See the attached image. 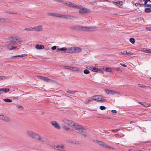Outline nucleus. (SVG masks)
<instances>
[{
	"instance_id": "8fccbe9b",
	"label": "nucleus",
	"mask_w": 151,
	"mask_h": 151,
	"mask_svg": "<svg viewBox=\"0 0 151 151\" xmlns=\"http://www.w3.org/2000/svg\"><path fill=\"white\" fill-rule=\"evenodd\" d=\"M113 132H117L119 130V129H113L112 130Z\"/></svg>"
},
{
	"instance_id": "603ef678",
	"label": "nucleus",
	"mask_w": 151,
	"mask_h": 151,
	"mask_svg": "<svg viewBox=\"0 0 151 151\" xmlns=\"http://www.w3.org/2000/svg\"><path fill=\"white\" fill-rule=\"evenodd\" d=\"M111 112L113 113H116V111L115 110H112L111 111Z\"/></svg>"
},
{
	"instance_id": "2eb2a0df",
	"label": "nucleus",
	"mask_w": 151,
	"mask_h": 151,
	"mask_svg": "<svg viewBox=\"0 0 151 151\" xmlns=\"http://www.w3.org/2000/svg\"><path fill=\"white\" fill-rule=\"evenodd\" d=\"M37 77L39 78L42 80L45 81H46L47 82H49L51 81V80L48 78L47 77H45L41 76H37Z\"/></svg>"
},
{
	"instance_id": "680f3d73",
	"label": "nucleus",
	"mask_w": 151,
	"mask_h": 151,
	"mask_svg": "<svg viewBox=\"0 0 151 151\" xmlns=\"http://www.w3.org/2000/svg\"><path fill=\"white\" fill-rule=\"evenodd\" d=\"M139 87H143V86L142 84H139Z\"/></svg>"
},
{
	"instance_id": "4d7b16f0",
	"label": "nucleus",
	"mask_w": 151,
	"mask_h": 151,
	"mask_svg": "<svg viewBox=\"0 0 151 151\" xmlns=\"http://www.w3.org/2000/svg\"><path fill=\"white\" fill-rule=\"evenodd\" d=\"M120 65H122V66H123L124 67H126L127 66L126 65H125L124 64H121Z\"/></svg>"
},
{
	"instance_id": "393cba45",
	"label": "nucleus",
	"mask_w": 151,
	"mask_h": 151,
	"mask_svg": "<svg viewBox=\"0 0 151 151\" xmlns=\"http://www.w3.org/2000/svg\"><path fill=\"white\" fill-rule=\"evenodd\" d=\"M76 92H78V91H70L68 90L67 91V92L68 93L71 94H73L74 93H75Z\"/></svg>"
},
{
	"instance_id": "473e14b6",
	"label": "nucleus",
	"mask_w": 151,
	"mask_h": 151,
	"mask_svg": "<svg viewBox=\"0 0 151 151\" xmlns=\"http://www.w3.org/2000/svg\"><path fill=\"white\" fill-rule=\"evenodd\" d=\"M116 93H117L119 94V93H118V92H116L113 91L111 90V91H110V94H111V95H114Z\"/></svg>"
},
{
	"instance_id": "423d86ee",
	"label": "nucleus",
	"mask_w": 151,
	"mask_h": 151,
	"mask_svg": "<svg viewBox=\"0 0 151 151\" xmlns=\"http://www.w3.org/2000/svg\"><path fill=\"white\" fill-rule=\"evenodd\" d=\"M8 49L9 50H12L16 48L17 46L14 44L12 42L10 41L7 46Z\"/></svg>"
},
{
	"instance_id": "c9c22d12",
	"label": "nucleus",
	"mask_w": 151,
	"mask_h": 151,
	"mask_svg": "<svg viewBox=\"0 0 151 151\" xmlns=\"http://www.w3.org/2000/svg\"><path fill=\"white\" fill-rule=\"evenodd\" d=\"M4 101L6 102H12V100L8 99H5L4 100Z\"/></svg>"
},
{
	"instance_id": "5701e85b",
	"label": "nucleus",
	"mask_w": 151,
	"mask_h": 151,
	"mask_svg": "<svg viewBox=\"0 0 151 151\" xmlns=\"http://www.w3.org/2000/svg\"><path fill=\"white\" fill-rule=\"evenodd\" d=\"M99 71V72L101 73V70H99L98 68H95L94 67H93V68L92 69V71H94L95 72H98V71Z\"/></svg>"
},
{
	"instance_id": "e2e57ef3",
	"label": "nucleus",
	"mask_w": 151,
	"mask_h": 151,
	"mask_svg": "<svg viewBox=\"0 0 151 151\" xmlns=\"http://www.w3.org/2000/svg\"><path fill=\"white\" fill-rule=\"evenodd\" d=\"M55 1L57 2H60L62 0H55Z\"/></svg>"
},
{
	"instance_id": "052dcab7",
	"label": "nucleus",
	"mask_w": 151,
	"mask_h": 151,
	"mask_svg": "<svg viewBox=\"0 0 151 151\" xmlns=\"http://www.w3.org/2000/svg\"><path fill=\"white\" fill-rule=\"evenodd\" d=\"M103 118L106 119H110V117H103Z\"/></svg>"
},
{
	"instance_id": "49530a36",
	"label": "nucleus",
	"mask_w": 151,
	"mask_h": 151,
	"mask_svg": "<svg viewBox=\"0 0 151 151\" xmlns=\"http://www.w3.org/2000/svg\"><path fill=\"white\" fill-rule=\"evenodd\" d=\"M105 92L108 94H110V92L111 91V90H109L108 89H105Z\"/></svg>"
},
{
	"instance_id": "bf43d9fd",
	"label": "nucleus",
	"mask_w": 151,
	"mask_h": 151,
	"mask_svg": "<svg viewBox=\"0 0 151 151\" xmlns=\"http://www.w3.org/2000/svg\"><path fill=\"white\" fill-rule=\"evenodd\" d=\"M51 146L52 148H54V149H55V146L54 145H51Z\"/></svg>"
},
{
	"instance_id": "f704fd0d",
	"label": "nucleus",
	"mask_w": 151,
	"mask_h": 151,
	"mask_svg": "<svg viewBox=\"0 0 151 151\" xmlns=\"http://www.w3.org/2000/svg\"><path fill=\"white\" fill-rule=\"evenodd\" d=\"M27 55L26 54H24L21 55H16L14 56H13V57H23L26 56Z\"/></svg>"
},
{
	"instance_id": "ddd939ff",
	"label": "nucleus",
	"mask_w": 151,
	"mask_h": 151,
	"mask_svg": "<svg viewBox=\"0 0 151 151\" xmlns=\"http://www.w3.org/2000/svg\"><path fill=\"white\" fill-rule=\"evenodd\" d=\"M65 147L64 145H57L55 147V150H63Z\"/></svg>"
},
{
	"instance_id": "dca6fc26",
	"label": "nucleus",
	"mask_w": 151,
	"mask_h": 151,
	"mask_svg": "<svg viewBox=\"0 0 151 151\" xmlns=\"http://www.w3.org/2000/svg\"><path fill=\"white\" fill-rule=\"evenodd\" d=\"M79 12L80 13L83 14L88 12H89V10L87 9L83 8L80 9Z\"/></svg>"
},
{
	"instance_id": "a18cd8bd",
	"label": "nucleus",
	"mask_w": 151,
	"mask_h": 151,
	"mask_svg": "<svg viewBox=\"0 0 151 151\" xmlns=\"http://www.w3.org/2000/svg\"><path fill=\"white\" fill-rule=\"evenodd\" d=\"M145 11L146 12H149L151 11V9L149 8H146Z\"/></svg>"
},
{
	"instance_id": "de8ad7c7",
	"label": "nucleus",
	"mask_w": 151,
	"mask_h": 151,
	"mask_svg": "<svg viewBox=\"0 0 151 151\" xmlns=\"http://www.w3.org/2000/svg\"><path fill=\"white\" fill-rule=\"evenodd\" d=\"M100 109L101 110H104L105 109H106V107L104 106H101L100 107Z\"/></svg>"
},
{
	"instance_id": "5fc2aeb1",
	"label": "nucleus",
	"mask_w": 151,
	"mask_h": 151,
	"mask_svg": "<svg viewBox=\"0 0 151 151\" xmlns=\"http://www.w3.org/2000/svg\"><path fill=\"white\" fill-rule=\"evenodd\" d=\"M79 144V142H78V141H74V143L73 144L77 145V144Z\"/></svg>"
},
{
	"instance_id": "a878e982",
	"label": "nucleus",
	"mask_w": 151,
	"mask_h": 151,
	"mask_svg": "<svg viewBox=\"0 0 151 151\" xmlns=\"http://www.w3.org/2000/svg\"><path fill=\"white\" fill-rule=\"evenodd\" d=\"M104 69V70L107 72H108L111 73H112V71H111V69L110 68H103Z\"/></svg>"
},
{
	"instance_id": "9b49d317",
	"label": "nucleus",
	"mask_w": 151,
	"mask_h": 151,
	"mask_svg": "<svg viewBox=\"0 0 151 151\" xmlns=\"http://www.w3.org/2000/svg\"><path fill=\"white\" fill-rule=\"evenodd\" d=\"M57 51H61L65 53H70V47L68 48L65 47H62L60 48H58L57 49Z\"/></svg>"
},
{
	"instance_id": "c756f323",
	"label": "nucleus",
	"mask_w": 151,
	"mask_h": 151,
	"mask_svg": "<svg viewBox=\"0 0 151 151\" xmlns=\"http://www.w3.org/2000/svg\"><path fill=\"white\" fill-rule=\"evenodd\" d=\"M92 99H88L85 100L84 102L86 104H88L90 102H92Z\"/></svg>"
},
{
	"instance_id": "4c0bfd02",
	"label": "nucleus",
	"mask_w": 151,
	"mask_h": 151,
	"mask_svg": "<svg viewBox=\"0 0 151 151\" xmlns=\"http://www.w3.org/2000/svg\"><path fill=\"white\" fill-rule=\"evenodd\" d=\"M64 68L65 69H68L71 70V67L69 66H64Z\"/></svg>"
},
{
	"instance_id": "ea45409f",
	"label": "nucleus",
	"mask_w": 151,
	"mask_h": 151,
	"mask_svg": "<svg viewBox=\"0 0 151 151\" xmlns=\"http://www.w3.org/2000/svg\"><path fill=\"white\" fill-rule=\"evenodd\" d=\"M6 78L5 76H0V81H1L3 79H5Z\"/></svg>"
},
{
	"instance_id": "0e129e2a",
	"label": "nucleus",
	"mask_w": 151,
	"mask_h": 151,
	"mask_svg": "<svg viewBox=\"0 0 151 151\" xmlns=\"http://www.w3.org/2000/svg\"><path fill=\"white\" fill-rule=\"evenodd\" d=\"M143 87H145V88H149V87L147 86H143Z\"/></svg>"
},
{
	"instance_id": "c85d7f7f",
	"label": "nucleus",
	"mask_w": 151,
	"mask_h": 151,
	"mask_svg": "<svg viewBox=\"0 0 151 151\" xmlns=\"http://www.w3.org/2000/svg\"><path fill=\"white\" fill-rule=\"evenodd\" d=\"M126 54H127V51H124L122 52H119L118 53V54L119 55H126Z\"/></svg>"
},
{
	"instance_id": "6ab92c4d",
	"label": "nucleus",
	"mask_w": 151,
	"mask_h": 151,
	"mask_svg": "<svg viewBox=\"0 0 151 151\" xmlns=\"http://www.w3.org/2000/svg\"><path fill=\"white\" fill-rule=\"evenodd\" d=\"M114 4L117 6H121L123 4V2L122 1H118L117 2H113Z\"/></svg>"
},
{
	"instance_id": "412c9836",
	"label": "nucleus",
	"mask_w": 151,
	"mask_h": 151,
	"mask_svg": "<svg viewBox=\"0 0 151 151\" xmlns=\"http://www.w3.org/2000/svg\"><path fill=\"white\" fill-rule=\"evenodd\" d=\"M70 70L73 71H79V69L78 68L71 67Z\"/></svg>"
},
{
	"instance_id": "13d9d810",
	"label": "nucleus",
	"mask_w": 151,
	"mask_h": 151,
	"mask_svg": "<svg viewBox=\"0 0 151 151\" xmlns=\"http://www.w3.org/2000/svg\"><path fill=\"white\" fill-rule=\"evenodd\" d=\"M145 6H147L148 7H151L150 5L148 4H146V5Z\"/></svg>"
},
{
	"instance_id": "7ed1b4c3",
	"label": "nucleus",
	"mask_w": 151,
	"mask_h": 151,
	"mask_svg": "<svg viewBox=\"0 0 151 151\" xmlns=\"http://www.w3.org/2000/svg\"><path fill=\"white\" fill-rule=\"evenodd\" d=\"M82 51V49L78 47H70V53H78Z\"/></svg>"
},
{
	"instance_id": "2f4dec72",
	"label": "nucleus",
	"mask_w": 151,
	"mask_h": 151,
	"mask_svg": "<svg viewBox=\"0 0 151 151\" xmlns=\"http://www.w3.org/2000/svg\"><path fill=\"white\" fill-rule=\"evenodd\" d=\"M16 107L17 108V109L21 110H22L24 109V108L22 106H20L19 105H17L16 106Z\"/></svg>"
},
{
	"instance_id": "0eeeda50",
	"label": "nucleus",
	"mask_w": 151,
	"mask_h": 151,
	"mask_svg": "<svg viewBox=\"0 0 151 151\" xmlns=\"http://www.w3.org/2000/svg\"><path fill=\"white\" fill-rule=\"evenodd\" d=\"M20 40V38L18 37H12L11 38L10 42L16 45V44L19 42Z\"/></svg>"
},
{
	"instance_id": "4468645a",
	"label": "nucleus",
	"mask_w": 151,
	"mask_h": 151,
	"mask_svg": "<svg viewBox=\"0 0 151 151\" xmlns=\"http://www.w3.org/2000/svg\"><path fill=\"white\" fill-rule=\"evenodd\" d=\"M50 124L55 128L60 129V126L58 123L55 121H52L50 122Z\"/></svg>"
},
{
	"instance_id": "f3484780",
	"label": "nucleus",
	"mask_w": 151,
	"mask_h": 151,
	"mask_svg": "<svg viewBox=\"0 0 151 151\" xmlns=\"http://www.w3.org/2000/svg\"><path fill=\"white\" fill-rule=\"evenodd\" d=\"M0 91L2 94L3 93H6L9 92V88H2L0 89Z\"/></svg>"
},
{
	"instance_id": "b1692460",
	"label": "nucleus",
	"mask_w": 151,
	"mask_h": 151,
	"mask_svg": "<svg viewBox=\"0 0 151 151\" xmlns=\"http://www.w3.org/2000/svg\"><path fill=\"white\" fill-rule=\"evenodd\" d=\"M58 17H61L64 18H68V17L66 15H62L60 14H58Z\"/></svg>"
},
{
	"instance_id": "c03bdc74",
	"label": "nucleus",
	"mask_w": 151,
	"mask_h": 151,
	"mask_svg": "<svg viewBox=\"0 0 151 151\" xmlns=\"http://www.w3.org/2000/svg\"><path fill=\"white\" fill-rule=\"evenodd\" d=\"M83 72H84V73L86 74H87L89 73V72L88 70H84Z\"/></svg>"
},
{
	"instance_id": "20e7f679",
	"label": "nucleus",
	"mask_w": 151,
	"mask_h": 151,
	"mask_svg": "<svg viewBox=\"0 0 151 151\" xmlns=\"http://www.w3.org/2000/svg\"><path fill=\"white\" fill-rule=\"evenodd\" d=\"M92 99L95 101H104L106 99L103 98V97L100 95L94 96H92Z\"/></svg>"
},
{
	"instance_id": "7c9ffc66",
	"label": "nucleus",
	"mask_w": 151,
	"mask_h": 151,
	"mask_svg": "<svg viewBox=\"0 0 151 151\" xmlns=\"http://www.w3.org/2000/svg\"><path fill=\"white\" fill-rule=\"evenodd\" d=\"M142 105L144 106V107H148L149 106H151V105H150V104H146V103H143L142 104Z\"/></svg>"
},
{
	"instance_id": "a19ab883",
	"label": "nucleus",
	"mask_w": 151,
	"mask_h": 151,
	"mask_svg": "<svg viewBox=\"0 0 151 151\" xmlns=\"http://www.w3.org/2000/svg\"><path fill=\"white\" fill-rule=\"evenodd\" d=\"M114 69L115 70H117V71H119L120 72H122V70L119 68H114Z\"/></svg>"
},
{
	"instance_id": "aec40b11",
	"label": "nucleus",
	"mask_w": 151,
	"mask_h": 151,
	"mask_svg": "<svg viewBox=\"0 0 151 151\" xmlns=\"http://www.w3.org/2000/svg\"><path fill=\"white\" fill-rule=\"evenodd\" d=\"M68 6L74 8H77V6H76L74 3L71 2L69 3L68 4Z\"/></svg>"
},
{
	"instance_id": "69168bd1",
	"label": "nucleus",
	"mask_w": 151,
	"mask_h": 151,
	"mask_svg": "<svg viewBox=\"0 0 151 151\" xmlns=\"http://www.w3.org/2000/svg\"><path fill=\"white\" fill-rule=\"evenodd\" d=\"M68 3H65V4H66V5H67L68 6Z\"/></svg>"
},
{
	"instance_id": "39448f33",
	"label": "nucleus",
	"mask_w": 151,
	"mask_h": 151,
	"mask_svg": "<svg viewBox=\"0 0 151 151\" xmlns=\"http://www.w3.org/2000/svg\"><path fill=\"white\" fill-rule=\"evenodd\" d=\"M62 121L64 123L71 127L73 126L75 124L74 123L72 120H69L65 118L63 119Z\"/></svg>"
},
{
	"instance_id": "bb28decb",
	"label": "nucleus",
	"mask_w": 151,
	"mask_h": 151,
	"mask_svg": "<svg viewBox=\"0 0 151 151\" xmlns=\"http://www.w3.org/2000/svg\"><path fill=\"white\" fill-rule=\"evenodd\" d=\"M141 51L146 53H150L151 50L150 49L147 50L144 49H143L142 50H141Z\"/></svg>"
},
{
	"instance_id": "a211bd4d",
	"label": "nucleus",
	"mask_w": 151,
	"mask_h": 151,
	"mask_svg": "<svg viewBox=\"0 0 151 151\" xmlns=\"http://www.w3.org/2000/svg\"><path fill=\"white\" fill-rule=\"evenodd\" d=\"M35 48L38 50L42 49L44 48V46L42 45H36Z\"/></svg>"
},
{
	"instance_id": "37998d69",
	"label": "nucleus",
	"mask_w": 151,
	"mask_h": 151,
	"mask_svg": "<svg viewBox=\"0 0 151 151\" xmlns=\"http://www.w3.org/2000/svg\"><path fill=\"white\" fill-rule=\"evenodd\" d=\"M67 142L69 143H72V144H74V141H73V140H70V139L68 140L67 141Z\"/></svg>"
},
{
	"instance_id": "3c124183",
	"label": "nucleus",
	"mask_w": 151,
	"mask_h": 151,
	"mask_svg": "<svg viewBox=\"0 0 151 151\" xmlns=\"http://www.w3.org/2000/svg\"><path fill=\"white\" fill-rule=\"evenodd\" d=\"M56 46H53L52 47H51V49L52 50H55L56 49Z\"/></svg>"
},
{
	"instance_id": "864d4df0",
	"label": "nucleus",
	"mask_w": 151,
	"mask_h": 151,
	"mask_svg": "<svg viewBox=\"0 0 151 151\" xmlns=\"http://www.w3.org/2000/svg\"><path fill=\"white\" fill-rule=\"evenodd\" d=\"M135 5L136 6H139V5L140 6L141 5V4L139 3H136L135 4Z\"/></svg>"
},
{
	"instance_id": "f03ea898",
	"label": "nucleus",
	"mask_w": 151,
	"mask_h": 151,
	"mask_svg": "<svg viewBox=\"0 0 151 151\" xmlns=\"http://www.w3.org/2000/svg\"><path fill=\"white\" fill-rule=\"evenodd\" d=\"M26 133L27 134L31 137L32 138L35 139L38 141H42L43 139L38 134L34 132H33L30 130H27Z\"/></svg>"
},
{
	"instance_id": "cd10ccee",
	"label": "nucleus",
	"mask_w": 151,
	"mask_h": 151,
	"mask_svg": "<svg viewBox=\"0 0 151 151\" xmlns=\"http://www.w3.org/2000/svg\"><path fill=\"white\" fill-rule=\"evenodd\" d=\"M62 127L64 129L67 131H68L70 129V128L69 127H67L64 125H63L62 126Z\"/></svg>"
},
{
	"instance_id": "f257e3e1",
	"label": "nucleus",
	"mask_w": 151,
	"mask_h": 151,
	"mask_svg": "<svg viewBox=\"0 0 151 151\" xmlns=\"http://www.w3.org/2000/svg\"><path fill=\"white\" fill-rule=\"evenodd\" d=\"M70 28L74 30L83 31H93L96 30V27H88L79 26H72L70 27Z\"/></svg>"
},
{
	"instance_id": "9d476101",
	"label": "nucleus",
	"mask_w": 151,
	"mask_h": 151,
	"mask_svg": "<svg viewBox=\"0 0 151 151\" xmlns=\"http://www.w3.org/2000/svg\"><path fill=\"white\" fill-rule=\"evenodd\" d=\"M73 126H74V129L76 132L81 133L82 132L83 130L81 126L78 125H74Z\"/></svg>"
},
{
	"instance_id": "4be33fe9",
	"label": "nucleus",
	"mask_w": 151,
	"mask_h": 151,
	"mask_svg": "<svg viewBox=\"0 0 151 151\" xmlns=\"http://www.w3.org/2000/svg\"><path fill=\"white\" fill-rule=\"evenodd\" d=\"M24 30L27 31H33V27H30L29 28H25Z\"/></svg>"
},
{
	"instance_id": "6e6552de",
	"label": "nucleus",
	"mask_w": 151,
	"mask_h": 151,
	"mask_svg": "<svg viewBox=\"0 0 151 151\" xmlns=\"http://www.w3.org/2000/svg\"><path fill=\"white\" fill-rule=\"evenodd\" d=\"M93 142H94L96 143L97 144H98L100 145L101 146H102L106 148H110V147H109L108 145H106L105 144L104 142H103L101 141H99L98 140H93Z\"/></svg>"
},
{
	"instance_id": "79ce46f5",
	"label": "nucleus",
	"mask_w": 151,
	"mask_h": 151,
	"mask_svg": "<svg viewBox=\"0 0 151 151\" xmlns=\"http://www.w3.org/2000/svg\"><path fill=\"white\" fill-rule=\"evenodd\" d=\"M145 29L147 31H151V27H146L145 28Z\"/></svg>"
},
{
	"instance_id": "f8f14e48",
	"label": "nucleus",
	"mask_w": 151,
	"mask_h": 151,
	"mask_svg": "<svg viewBox=\"0 0 151 151\" xmlns=\"http://www.w3.org/2000/svg\"><path fill=\"white\" fill-rule=\"evenodd\" d=\"M0 119L7 122H9L10 121V119L8 117L4 116L2 114L0 115Z\"/></svg>"
},
{
	"instance_id": "72a5a7b5",
	"label": "nucleus",
	"mask_w": 151,
	"mask_h": 151,
	"mask_svg": "<svg viewBox=\"0 0 151 151\" xmlns=\"http://www.w3.org/2000/svg\"><path fill=\"white\" fill-rule=\"evenodd\" d=\"M129 41L132 44H134L135 42V40L133 38H131L129 39Z\"/></svg>"
},
{
	"instance_id": "1a4fd4ad",
	"label": "nucleus",
	"mask_w": 151,
	"mask_h": 151,
	"mask_svg": "<svg viewBox=\"0 0 151 151\" xmlns=\"http://www.w3.org/2000/svg\"><path fill=\"white\" fill-rule=\"evenodd\" d=\"M33 31L36 32H41L43 31V27L41 25H39L33 27Z\"/></svg>"
},
{
	"instance_id": "09e8293b",
	"label": "nucleus",
	"mask_w": 151,
	"mask_h": 151,
	"mask_svg": "<svg viewBox=\"0 0 151 151\" xmlns=\"http://www.w3.org/2000/svg\"><path fill=\"white\" fill-rule=\"evenodd\" d=\"M133 54V53L131 52H127V54H126L127 55H132Z\"/></svg>"
},
{
	"instance_id": "338daca9",
	"label": "nucleus",
	"mask_w": 151,
	"mask_h": 151,
	"mask_svg": "<svg viewBox=\"0 0 151 151\" xmlns=\"http://www.w3.org/2000/svg\"><path fill=\"white\" fill-rule=\"evenodd\" d=\"M144 1H146V0H144ZM147 1H150V0H146Z\"/></svg>"
},
{
	"instance_id": "e433bc0d",
	"label": "nucleus",
	"mask_w": 151,
	"mask_h": 151,
	"mask_svg": "<svg viewBox=\"0 0 151 151\" xmlns=\"http://www.w3.org/2000/svg\"><path fill=\"white\" fill-rule=\"evenodd\" d=\"M86 68L91 70H92L93 68V67L92 66H91L88 65H86Z\"/></svg>"
},
{
	"instance_id": "6e6d98bb",
	"label": "nucleus",
	"mask_w": 151,
	"mask_h": 151,
	"mask_svg": "<svg viewBox=\"0 0 151 151\" xmlns=\"http://www.w3.org/2000/svg\"><path fill=\"white\" fill-rule=\"evenodd\" d=\"M145 1V4H142V5H144V6H145L146 4H147V1H146H146Z\"/></svg>"
},
{
	"instance_id": "774afa93",
	"label": "nucleus",
	"mask_w": 151,
	"mask_h": 151,
	"mask_svg": "<svg viewBox=\"0 0 151 151\" xmlns=\"http://www.w3.org/2000/svg\"><path fill=\"white\" fill-rule=\"evenodd\" d=\"M140 104H141L142 105V102H139V103Z\"/></svg>"
},
{
	"instance_id": "58836bf2",
	"label": "nucleus",
	"mask_w": 151,
	"mask_h": 151,
	"mask_svg": "<svg viewBox=\"0 0 151 151\" xmlns=\"http://www.w3.org/2000/svg\"><path fill=\"white\" fill-rule=\"evenodd\" d=\"M58 14H56L53 13H50V15L51 16L56 17H58Z\"/></svg>"
}]
</instances>
